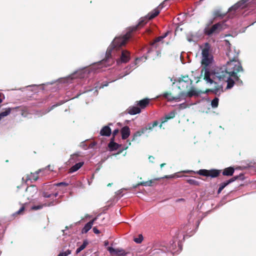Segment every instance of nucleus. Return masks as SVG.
Listing matches in <instances>:
<instances>
[{
  "label": "nucleus",
  "instance_id": "1",
  "mask_svg": "<svg viewBox=\"0 0 256 256\" xmlns=\"http://www.w3.org/2000/svg\"><path fill=\"white\" fill-rule=\"evenodd\" d=\"M165 0L161 3L156 8L154 9L152 12H149L144 17L141 18L138 23L135 26L129 28L127 32L122 36L116 37L112 41L111 44L108 48L106 58L101 61L102 65L106 67L110 66L114 62V60L112 57V54L113 50H119L120 48L124 46L128 40L132 36V33L142 28L144 26L149 20H151L156 17L160 12V10L164 6V4L166 1Z\"/></svg>",
  "mask_w": 256,
  "mask_h": 256
},
{
  "label": "nucleus",
  "instance_id": "2",
  "mask_svg": "<svg viewBox=\"0 0 256 256\" xmlns=\"http://www.w3.org/2000/svg\"><path fill=\"white\" fill-rule=\"evenodd\" d=\"M226 42L228 47L226 54L228 58L229 61L227 62L225 68L216 70V76L222 78L223 76H227L228 72H229L234 78L235 81L241 84H242V82L240 78V75H238V73L243 72L244 69L241 62L238 59L240 51L236 50L235 48L232 47L228 40H226Z\"/></svg>",
  "mask_w": 256,
  "mask_h": 256
},
{
  "label": "nucleus",
  "instance_id": "3",
  "mask_svg": "<svg viewBox=\"0 0 256 256\" xmlns=\"http://www.w3.org/2000/svg\"><path fill=\"white\" fill-rule=\"evenodd\" d=\"M176 82H178V87L181 92H184L190 88L192 80L188 75L182 76L179 78Z\"/></svg>",
  "mask_w": 256,
  "mask_h": 256
},
{
  "label": "nucleus",
  "instance_id": "4",
  "mask_svg": "<svg viewBox=\"0 0 256 256\" xmlns=\"http://www.w3.org/2000/svg\"><path fill=\"white\" fill-rule=\"evenodd\" d=\"M211 46L210 44H204V48L202 50V64L206 66H208L212 61V57L210 53Z\"/></svg>",
  "mask_w": 256,
  "mask_h": 256
},
{
  "label": "nucleus",
  "instance_id": "5",
  "mask_svg": "<svg viewBox=\"0 0 256 256\" xmlns=\"http://www.w3.org/2000/svg\"><path fill=\"white\" fill-rule=\"evenodd\" d=\"M184 172L186 173H194L198 174L200 176H210L211 178H216L218 177L220 173V170H218L212 169L210 170L202 169L196 172H194L192 170H188V171H184Z\"/></svg>",
  "mask_w": 256,
  "mask_h": 256
},
{
  "label": "nucleus",
  "instance_id": "6",
  "mask_svg": "<svg viewBox=\"0 0 256 256\" xmlns=\"http://www.w3.org/2000/svg\"><path fill=\"white\" fill-rule=\"evenodd\" d=\"M222 23L218 22L210 27H206L204 30V34L208 36L218 34L222 30Z\"/></svg>",
  "mask_w": 256,
  "mask_h": 256
},
{
  "label": "nucleus",
  "instance_id": "7",
  "mask_svg": "<svg viewBox=\"0 0 256 256\" xmlns=\"http://www.w3.org/2000/svg\"><path fill=\"white\" fill-rule=\"evenodd\" d=\"M158 124V122L157 120H155L152 123L148 124L147 126L142 128L140 130L136 132L133 135L132 141L136 140L138 137L145 134L148 130H149V132L152 131L153 128L157 126Z\"/></svg>",
  "mask_w": 256,
  "mask_h": 256
},
{
  "label": "nucleus",
  "instance_id": "8",
  "mask_svg": "<svg viewBox=\"0 0 256 256\" xmlns=\"http://www.w3.org/2000/svg\"><path fill=\"white\" fill-rule=\"evenodd\" d=\"M158 124V122L157 120H155L152 123L148 124L147 126L142 128L140 130L136 132L133 135L132 141L136 140L138 137L145 134L148 130H149V132L152 131L153 128L157 126Z\"/></svg>",
  "mask_w": 256,
  "mask_h": 256
},
{
  "label": "nucleus",
  "instance_id": "9",
  "mask_svg": "<svg viewBox=\"0 0 256 256\" xmlns=\"http://www.w3.org/2000/svg\"><path fill=\"white\" fill-rule=\"evenodd\" d=\"M216 71H214V79H218L220 80H222V81L227 82V86H226L227 89H230L232 88V86H234V81L230 78V77H232L234 78L231 75V74L228 72L227 76H225L224 77L223 76L222 78H220L216 76Z\"/></svg>",
  "mask_w": 256,
  "mask_h": 256
},
{
  "label": "nucleus",
  "instance_id": "10",
  "mask_svg": "<svg viewBox=\"0 0 256 256\" xmlns=\"http://www.w3.org/2000/svg\"><path fill=\"white\" fill-rule=\"evenodd\" d=\"M243 176H244V174H240L238 176H236L232 177V178H230L228 180H226V182H224L220 184L219 185V188L218 190V193L220 194L226 186H227L228 184H230L231 182H234L236 180H238V179L242 180Z\"/></svg>",
  "mask_w": 256,
  "mask_h": 256
},
{
  "label": "nucleus",
  "instance_id": "11",
  "mask_svg": "<svg viewBox=\"0 0 256 256\" xmlns=\"http://www.w3.org/2000/svg\"><path fill=\"white\" fill-rule=\"evenodd\" d=\"M38 189L36 186L31 185L26 188L24 196L28 200H30L38 192Z\"/></svg>",
  "mask_w": 256,
  "mask_h": 256
},
{
  "label": "nucleus",
  "instance_id": "12",
  "mask_svg": "<svg viewBox=\"0 0 256 256\" xmlns=\"http://www.w3.org/2000/svg\"><path fill=\"white\" fill-rule=\"evenodd\" d=\"M190 89L187 92H180V98H185L186 97L192 98L193 96H198L200 92L194 87L190 88Z\"/></svg>",
  "mask_w": 256,
  "mask_h": 256
},
{
  "label": "nucleus",
  "instance_id": "13",
  "mask_svg": "<svg viewBox=\"0 0 256 256\" xmlns=\"http://www.w3.org/2000/svg\"><path fill=\"white\" fill-rule=\"evenodd\" d=\"M130 59V52L127 50H122L120 58L117 60L118 63H126Z\"/></svg>",
  "mask_w": 256,
  "mask_h": 256
},
{
  "label": "nucleus",
  "instance_id": "14",
  "mask_svg": "<svg viewBox=\"0 0 256 256\" xmlns=\"http://www.w3.org/2000/svg\"><path fill=\"white\" fill-rule=\"evenodd\" d=\"M108 250L110 253L114 256H124L126 254V252L122 248L115 249L112 247H108Z\"/></svg>",
  "mask_w": 256,
  "mask_h": 256
},
{
  "label": "nucleus",
  "instance_id": "15",
  "mask_svg": "<svg viewBox=\"0 0 256 256\" xmlns=\"http://www.w3.org/2000/svg\"><path fill=\"white\" fill-rule=\"evenodd\" d=\"M168 34V32L165 33L164 35L160 36L156 38L153 42H150V44L152 48H156L158 46V42L162 41Z\"/></svg>",
  "mask_w": 256,
  "mask_h": 256
},
{
  "label": "nucleus",
  "instance_id": "16",
  "mask_svg": "<svg viewBox=\"0 0 256 256\" xmlns=\"http://www.w3.org/2000/svg\"><path fill=\"white\" fill-rule=\"evenodd\" d=\"M162 96L164 98L167 99L170 102L173 100L178 101L180 99V94L178 96H172V94L170 92H165L163 93Z\"/></svg>",
  "mask_w": 256,
  "mask_h": 256
},
{
  "label": "nucleus",
  "instance_id": "17",
  "mask_svg": "<svg viewBox=\"0 0 256 256\" xmlns=\"http://www.w3.org/2000/svg\"><path fill=\"white\" fill-rule=\"evenodd\" d=\"M40 171L41 170H38L34 173L31 172L30 174H27L26 178V182L28 180L36 181L38 178V174Z\"/></svg>",
  "mask_w": 256,
  "mask_h": 256
},
{
  "label": "nucleus",
  "instance_id": "18",
  "mask_svg": "<svg viewBox=\"0 0 256 256\" xmlns=\"http://www.w3.org/2000/svg\"><path fill=\"white\" fill-rule=\"evenodd\" d=\"M130 128L128 126H125L121 129L122 138L126 140L130 135Z\"/></svg>",
  "mask_w": 256,
  "mask_h": 256
},
{
  "label": "nucleus",
  "instance_id": "19",
  "mask_svg": "<svg viewBox=\"0 0 256 256\" xmlns=\"http://www.w3.org/2000/svg\"><path fill=\"white\" fill-rule=\"evenodd\" d=\"M112 134L111 128L108 126H104L100 131L101 136H109Z\"/></svg>",
  "mask_w": 256,
  "mask_h": 256
},
{
  "label": "nucleus",
  "instance_id": "20",
  "mask_svg": "<svg viewBox=\"0 0 256 256\" xmlns=\"http://www.w3.org/2000/svg\"><path fill=\"white\" fill-rule=\"evenodd\" d=\"M176 116V112L174 111H172L170 112L168 114H166L162 120V122L160 125V128L162 126V124L166 122H167L168 120L173 118H174Z\"/></svg>",
  "mask_w": 256,
  "mask_h": 256
},
{
  "label": "nucleus",
  "instance_id": "21",
  "mask_svg": "<svg viewBox=\"0 0 256 256\" xmlns=\"http://www.w3.org/2000/svg\"><path fill=\"white\" fill-rule=\"evenodd\" d=\"M96 220V218H94L92 220L88 222L82 228V234L86 233L92 227L94 222Z\"/></svg>",
  "mask_w": 256,
  "mask_h": 256
},
{
  "label": "nucleus",
  "instance_id": "22",
  "mask_svg": "<svg viewBox=\"0 0 256 256\" xmlns=\"http://www.w3.org/2000/svg\"><path fill=\"white\" fill-rule=\"evenodd\" d=\"M128 113L131 115H134L140 112V108L138 106H130L128 109Z\"/></svg>",
  "mask_w": 256,
  "mask_h": 256
},
{
  "label": "nucleus",
  "instance_id": "23",
  "mask_svg": "<svg viewBox=\"0 0 256 256\" xmlns=\"http://www.w3.org/2000/svg\"><path fill=\"white\" fill-rule=\"evenodd\" d=\"M121 146L120 144L114 142H110L108 144V148L110 151H114L118 150Z\"/></svg>",
  "mask_w": 256,
  "mask_h": 256
},
{
  "label": "nucleus",
  "instance_id": "24",
  "mask_svg": "<svg viewBox=\"0 0 256 256\" xmlns=\"http://www.w3.org/2000/svg\"><path fill=\"white\" fill-rule=\"evenodd\" d=\"M234 172V169L232 167H228L224 170L222 174L225 176H232Z\"/></svg>",
  "mask_w": 256,
  "mask_h": 256
},
{
  "label": "nucleus",
  "instance_id": "25",
  "mask_svg": "<svg viewBox=\"0 0 256 256\" xmlns=\"http://www.w3.org/2000/svg\"><path fill=\"white\" fill-rule=\"evenodd\" d=\"M84 162H82L76 164L70 168L69 173H72L77 171L84 165Z\"/></svg>",
  "mask_w": 256,
  "mask_h": 256
},
{
  "label": "nucleus",
  "instance_id": "26",
  "mask_svg": "<svg viewBox=\"0 0 256 256\" xmlns=\"http://www.w3.org/2000/svg\"><path fill=\"white\" fill-rule=\"evenodd\" d=\"M149 102V99L144 98L143 100H140L138 103V105L140 107V108H144L148 106Z\"/></svg>",
  "mask_w": 256,
  "mask_h": 256
},
{
  "label": "nucleus",
  "instance_id": "27",
  "mask_svg": "<svg viewBox=\"0 0 256 256\" xmlns=\"http://www.w3.org/2000/svg\"><path fill=\"white\" fill-rule=\"evenodd\" d=\"M204 80L208 82H210V84L214 83L216 84V82L212 80L210 77V72L207 70H205L204 74Z\"/></svg>",
  "mask_w": 256,
  "mask_h": 256
},
{
  "label": "nucleus",
  "instance_id": "28",
  "mask_svg": "<svg viewBox=\"0 0 256 256\" xmlns=\"http://www.w3.org/2000/svg\"><path fill=\"white\" fill-rule=\"evenodd\" d=\"M222 86L217 85L215 86L214 89H209L206 90V92H212L214 94H217L218 92L222 91Z\"/></svg>",
  "mask_w": 256,
  "mask_h": 256
},
{
  "label": "nucleus",
  "instance_id": "29",
  "mask_svg": "<svg viewBox=\"0 0 256 256\" xmlns=\"http://www.w3.org/2000/svg\"><path fill=\"white\" fill-rule=\"evenodd\" d=\"M12 108H7L3 112L0 113V121L2 120V118L8 116L11 112Z\"/></svg>",
  "mask_w": 256,
  "mask_h": 256
},
{
  "label": "nucleus",
  "instance_id": "30",
  "mask_svg": "<svg viewBox=\"0 0 256 256\" xmlns=\"http://www.w3.org/2000/svg\"><path fill=\"white\" fill-rule=\"evenodd\" d=\"M88 244V242L86 240H84L83 242V244L79 247L76 250V254H78L82 250H84L86 246Z\"/></svg>",
  "mask_w": 256,
  "mask_h": 256
},
{
  "label": "nucleus",
  "instance_id": "31",
  "mask_svg": "<svg viewBox=\"0 0 256 256\" xmlns=\"http://www.w3.org/2000/svg\"><path fill=\"white\" fill-rule=\"evenodd\" d=\"M50 206V204L47 205L46 203H44L42 204H40L37 206H34L32 207L31 209L34 210H40L44 206Z\"/></svg>",
  "mask_w": 256,
  "mask_h": 256
},
{
  "label": "nucleus",
  "instance_id": "32",
  "mask_svg": "<svg viewBox=\"0 0 256 256\" xmlns=\"http://www.w3.org/2000/svg\"><path fill=\"white\" fill-rule=\"evenodd\" d=\"M219 99L218 98L216 97L214 99H213L211 102V106L213 108H216L218 106V105Z\"/></svg>",
  "mask_w": 256,
  "mask_h": 256
},
{
  "label": "nucleus",
  "instance_id": "33",
  "mask_svg": "<svg viewBox=\"0 0 256 256\" xmlns=\"http://www.w3.org/2000/svg\"><path fill=\"white\" fill-rule=\"evenodd\" d=\"M213 15H214V18H216L218 17L222 18L224 16L225 14H222L220 10H216L214 12Z\"/></svg>",
  "mask_w": 256,
  "mask_h": 256
},
{
  "label": "nucleus",
  "instance_id": "34",
  "mask_svg": "<svg viewBox=\"0 0 256 256\" xmlns=\"http://www.w3.org/2000/svg\"><path fill=\"white\" fill-rule=\"evenodd\" d=\"M186 182L192 185H194V186L199 185V182L194 179H191V178L188 179V180H186Z\"/></svg>",
  "mask_w": 256,
  "mask_h": 256
},
{
  "label": "nucleus",
  "instance_id": "35",
  "mask_svg": "<svg viewBox=\"0 0 256 256\" xmlns=\"http://www.w3.org/2000/svg\"><path fill=\"white\" fill-rule=\"evenodd\" d=\"M143 240V236L142 234H139L138 238H134V240L137 244H140Z\"/></svg>",
  "mask_w": 256,
  "mask_h": 256
},
{
  "label": "nucleus",
  "instance_id": "36",
  "mask_svg": "<svg viewBox=\"0 0 256 256\" xmlns=\"http://www.w3.org/2000/svg\"><path fill=\"white\" fill-rule=\"evenodd\" d=\"M240 3L241 2H239L232 6L231 8H229L230 11L232 10H236L240 6Z\"/></svg>",
  "mask_w": 256,
  "mask_h": 256
},
{
  "label": "nucleus",
  "instance_id": "37",
  "mask_svg": "<svg viewBox=\"0 0 256 256\" xmlns=\"http://www.w3.org/2000/svg\"><path fill=\"white\" fill-rule=\"evenodd\" d=\"M240 3L241 2H239L232 6L231 8H229L230 11L232 10H236L240 6Z\"/></svg>",
  "mask_w": 256,
  "mask_h": 256
},
{
  "label": "nucleus",
  "instance_id": "38",
  "mask_svg": "<svg viewBox=\"0 0 256 256\" xmlns=\"http://www.w3.org/2000/svg\"><path fill=\"white\" fill-rule=\"evenodd\" d=\"M79 156L78 154H74L70 156V162H74L76 160V158Z\"/></svg>",
  "mask_w": 256,
  "mask_h": 256
},
{
  "label": "nucleus",
  "instance_id": "39",
  "mask_svg": "<svg viewBox=\"0 0 256 256\" xmlns=\"http://www.w3.org/2000/svg\"><path fill=\"white\" fill-rule=\"evenodd\" d=\"M60 104H56L52 105L50 108H48V110H46L45 111V112L44 113V114H46L50 112V111H51L52 110L54 109L57 106L60 105Z\"/></svg>",
  "mask_w": 256,
  "mask_h": 256
},
{
  "label": "nucleus",
  "instance_id": "40",
  "mask_svg": "<svg viewBox=\"0 0 256 256\" xmlns=\"http://www.w3.org/2000/svg\"><path fill=\"white\" fill-rule=\"evenodd\" d=\"M24 210H25V206L24 205H22L21 206V208H20V209L16 212V214H22L23 213V212H24Z\"/></svg>",
  "mask_w": 256,
  "mask_h": 256
},
{
  "label": "nucleus",
  "instance_id": "41",
  "mask_svg": "<svg viewBox=\"0 0 256 256\" xmlns=\"http://www.w3.org/2000/svg\"><path fill=\"white\" fill-rule=\"evenodd\" d=\"M152 180H149V181L141 182L140 184L142 186H152Z\"/></svg>",
  "mask_w": 256,
  "mask_h": 256
},
{
  "label": "nucleus",
  "instance_id": "42",
  "mask_svg": "<svg viewBox=\"0 0 256 256\" xmlns=\"http://www.w3.org/2000/svg\"><path fill=\"white\" fill-rule=\"evenodd\" d=\"M52 194H49L48 193V192H44L42 194V196L44 197V198H50L52 196Z\"/></svg>",
  "mask_w": 256,
  "mask_h": 256
},
{
  "label": "nucleus",
  "instance_id": "43",
  "mask_svg": "<svg viewBox=\"0 0 256 256\" xmlns=\"http://www.w3.org/2000/svg\"><path fill=\"white\" fill-rule=\"evenodd\" d=\"M54 185L56 186H68V184L67 183L64 182H61L55 184Z\"/></svg>",
  "mask_w": 256,
  "mask_h": 256
},
{
  "label": "nucleus",
  "instance_id": "44",
  "mask_svg": "<svg viewBox=\"0 0 256 256\" xmlns=\"http://www.w3.org/2000/svg\"><path fill=\"white\" fill-rule=\"evenodd\" d=\"M178 177H180V176L176 174H174L170 175V176H164V178H178Z\"/></svg>",
  "mask_w": 256,
  "mask_h": 256
},
{
  "label": "nucleus",
  "instance_id": "45",
  "mask_svg": "<svg viewBox=\"0 0 256 256\" xmlns=\"http://www.w3.org/2000/svg\"><path fill=\"white\" fill-rule=\"evenodd\" d=\"M118 132H119V130H118V129H116V130H114L113 131V132H112V136H116L118 134Z\"/></svg>",
  "mask_w": 256,
  "mask_h": 256
},
{
  "label": "nucleus",
  "instance_id": "46",
  "mask_svg": "<svg viewBox=\"0 0 256 256\" xmlns=\"http://www.w3.org/2000/svg\"><path fill=\"white\" fill-rule=\"evenodd\" d=\"M92 230L96 234H98L100 233V230L96 227H94Z\"/></svg>",
  "mask_w": 256,
  "mask_h": 256
},
{
  "label": "nucleus",
  "instance_id": "47",
  "mask_svg": "<svg viewBox=\"0 0 256 256\" xmlns=\"http://www.w3.org/2000/svg\"><path fill=\"white\" fill-rule=\"evenodd\" d=\"M127 148V147L126 148H124V150H126ZM124 150V149L122 150H119L117 153L115 154H114L113 155L115 156H116L117 155L121 154L122 151Z\"/></svg>",
  "mask_w": 256,
  "mask_h": 256
},
{
  "label": "nucleus",
  "instance_id": "48",
  "mask_svg": "<svg viewBox=\"0 0 256 256\" xmlns=\"http://www.w3.org/2000/svg\"><path fill=\"white\" fill-rule=\"evenodd\" d=\"M64 253H65L66 256H68V255L71 254V250H68L66 252H64Z\"/></svg>",
  "mask_w": 256,
  "mask_h": 256
},
{
  "label": "nucleus",
  "instance_id": "49",
  "mask_svg": "<svg viewBox=\"0 0 256 256\" xmlns=\"http://www.w3.org/2000/svg\"><path fill=\"white\" fill-rule=\"evenodd\" d=\"M154 159V158L153 156H150L148 157V160H149L150 162H153V160Z\"/></svg>",
  "mask_w": 256,
  "mask_h": 256
},
{
  "label": "nucleus",
  "instance_id": "50",
  "mask_svg": "<svg viewBox=\"0 0 256 256\" xmlns=\"http://www.w3.org/2000/svg\"><path fill=\"white\" fill-rule=\"evenodd\" d=\"M47 167L48 168L49 170H52V171L53 170V168H54L53 166H52L50 165H48Z\"/></svg>",
  "mask_w": 256,
  "mask_h": 256
},
{
  "label": "nucleus",
  "instance_id": "51",
  "mask_svg": "<svg viewBox=\"0 0 256 256\" xmlns=\"http://www.w3.org/2000/svg\"><path fill=\"white\" fill-rule=\"evenodd\" d=\"M58 256H66L65 253L64 252L60 253Z\"/></svg>",
  "mask_w": 256,
  "mask_h": 256
},
{
  "label": "nucleus",
  "instance_id": "52",
  "mask_svg": "<svg viewBox=\"0 0 256 256\" xmlns=\"http://www.w3.org/2000/svg\"><path fill=\"white\" fill-rule=\"evenodd\" d=\"M249 0H242L241 2L242 3V4H244L246 2H248Z\"/></svg>",
  "mask_w": 256,
  "mask_h": 256
},
{
  "label": "nucleus",
  "instance_id": "53",
  "mask_svg": "<svg viewBox=\"0 0 256 256\" xmlns=\"http://www.w3.org/2000/svg\"><path fill=\"white\" fill-rule=\"evenodd\" d=\"M114 138H115V136H112V137L110 138V142H114Z\"/></svg>",
  "mask_w": 256,
  "mask_h": 256
},
{
  "label": "nucleus",
  "instance_id": "54",
  "mask_svg": "<svg viewBox=\"0 0 256 256\" xmlns=\"http://www.w3.org/2000/svg\"><path fill=\"white\" fill-rule=\"evenodd\" d=\"M184 198H180L176 200V202H180V201H184Z\"/></svg>",
  "mask_w": 256,
  "mask_h": 256
},
{
  "label": "nucleus",
  "instance_id": "55",
  "mask_svg": "<svg viewBox=\"0 0 256 256\" xmlns=\"http://www.w3.org/2000/svg\"><path fill=\"white\" fill-rule=\"evenodd\" d=\"M108 241H105L104 242V245L105 246H108Z\"/></svg>",
  "mask_w": 256,
  "mask_h": 256
},
{
  "label": "nucleus",
  "instance_id": "56",
  "mask_svg": "<svg viewBox=\"0 0 256 256\" xmlns=\"http://www.w3.org/2000/svg\"><path fill=\"white\" fill-rule=\"evenodd\" d=\"M166 164L164 163H163V164H162L160 166V168H162L164 165Z\"/></svg>",
  "mask_w": 256,
  "mask_h": 256
},
{
  "label": "nucleus",
  "instance_id": "57",
  "mask_svg": "<svg viewBox=\"0 0 256 256\" xmlns=\"http://www.w3.org/2000/svg\"><path fill=\"white\" fill-rule=\"evenodd\" d=\"M58 194V193H56L54 194H52V196H54V197H56Z\"/></svg>",
  "mask_w": 256,
  "mask_h": 256
},
{
  "label": "nucleus",
  "instance_id": "58",
  "mask_svg": "<svg viewBox=\"0 0 256 256\" xmlns=\"http://www.w3.org/2000/svg\"><path fill=\"white\" fill-rule=\"evenodd\" d=\"M0 98H1V94H0ZM2 100L1 98H0V103L2 102Z\"/></svg>",
  "mask_w": 256,
  "mask_h": 256
},
{
  "label": "nucleus",
  "instance_id": "59",
  "mask_svg": "<svg viewBox=\"0 0 256 256\" xmlns=\"http://www.w3.org/2000/svg\"><path fill=\"white\" fill-rule=\"evenodd\" d=\"M112 184H110H110H108L107 186H111Z\"/></svg>",
  "mask_w": 256,
  "mask_h": 256
},
{
  "label": "nucleus",
  "instance_id": "60",
  "mask_svg": "<svg viewBox=\"0 0 256 256\" xmlns=\"http://www.w3.org/2000/svg\"><path fill=\"white\" fill-rule=\"evenodd\" d=\"M151 50H152V49H150V50H148V52H150V51H151Z\"/></svg>",
  "mask_w": 256,
  "mask_h": 256
},
{
  "label": "nucleus",
  "instance_id": "61",
  "mask_svg": "<svg viewBox=\"0 0 256 256\" xmlns=\"http://www.w3.org/2000/svg\"><path fill=\"white\" fill-rule=\"evenodd\" d=\"M139 60V58H136V60Z\"/></svg>",
  "mask_w": 256,
  "mask_h": 256
}]
</instances>
